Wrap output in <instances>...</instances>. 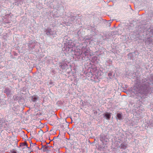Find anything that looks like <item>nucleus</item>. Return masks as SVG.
<instances>
[{"mask_svg":"<svg viewBox=\"0 0 153 153\" xmlns=\"http://www.w3.org/2000/svg\"><path fill=\"white\" fill-rule=\"evenodd\" d=\"M20 146L22 147V148L23 149L28 148L27 144L26 142L22 143L20 145Z\"/></svg>","mask_w":153,"mask_h":153,"instance_id":"obj_1","label":"nucleus"},{"mask_svg":"<svg viewBox=\"0 0 153 153\" xmlns=\"http://www.w3.org/2000/svg\"><path fill=\"white\" fill-rule=\"evenodd\" d=\"M111 114L110 113H107L105 114V116L106 117L107 119H109L111 117Z\"/></svg>","mask_w":153,"mask_h":153,"instance_id":"obj_2","label":"nucleus"},{"mask_svg":"<svg viewBox=\"0 0 153 153\" xmlns=\"http://www.w3.org/2000/svg\"><path fill=\"white\" fill-rule=\"evenodd\" d=\"M39 149V147L35 145V146H33V149H32V151H38Z\"/></svg>","mask_w":153,"mask_h":153,"instance_id":"obj_3","label":"nucleus"},{"mask_svg":"<svg viewBox=\"0 0 153 153\" xmlns=\"http://www.w3.org/2000/svg\"><path fill=\"white\" fill-rule=\"evenodd\" d=\"M30 143V147H28V148H30L31 149H33V146H35V145H36V143H35L33 144L32 143L31 141Z\"/></svg>","mask_w":153,"mask_h":153,"instance_id":"obj_4","label":"nucleus"},{"mask_svg":"<svg viewBox=\"0 0 153 153\" xmlns=\"http://www.w3.org/2000/svg\"><path fill=\"white\" fill-rule=\"evenodd\" d=\"M42 148H43V150L44 151H47L48 150V147L46 146H42Z\"/></svg>","mask_w":153,"mask_h":153,"instance_id":"obj_5","label":"nucleus"},{"mask_svg":"<svg viewBox=\"0 0 153 153\" xmlns=\"http://www.w3.org/2000/svg\"><path fill=\"white\" fill-rule=\"evenodd\" d=\"M117 117L118 118V119L120 120H121L122 118V115L120 114H117Z\"/></svg>","mask_w":153,"mask_h":153,"instance_id":"obj_6","label":"nucleus"},{"mask_svg":"<svg viewBox=\"0 0 153 153\" xmlns=\"http://www.w3.org/2000/svg\"><path fill=\"white\" fill-rule=\"evenodd\" d=\"M120 146L122 148L124 149L126 148V146L123 144H121L120 145Z\"/></svg>","mask_w":153,"mask_h":153,"instance_id":"obj_7","label":"nucleus"},{"mask_svg":"<svg viewBox=\"0 0 153 153\" xmlns=\"http://www.w3.org/2000/svg\"><path fill=\"white\" fill-rule=\"evenodd\" d=\"M10 152L11 153H17L15 149H12L11 151Z\"/></svg>","mask_w":153,"mask_h":153,"instance_id":"obj_8","label":"nucleus"},{"mask_svg":"<svg viewBox=\"0 0 153 153\" xmlns=\"http://www.w3.org/2000/svg\"><path fill=\"white\" fill-rule=\"evenodd\" d=\"M55 122H54L53 124L56 125L58 123V122L57 120V119H56V118L55 119Z\"/></svg>","mask_w":153,"mask_h":153,"instance_id":"obj_9","label":"nucleus"},{"mask_svg":"<svg viewBox=\"0 0 153 153\" xmlns=\"http://www.w3.org/2000/svg\"><path fill=\"white\" fill-rule=\"evenodd\" d=\"M4 93H6L7 95H9L8 93H7V91L6 90L4 91Z\"/></svg>","mask_w":153,"mask_h":153,"instance_id":"obj_10","label":"nucleus"},{"mask_svg":"<svg viewBox=\"0 0 153 153\" xmlns=\"http://www.w3.org/2000/svg\"><path fill=\"white\" fill-rule=\"evenodd\" d=\"M50 84H52V80H50Z\"/></svg>","mask_w":153,"mask_h":153,"instance_id":"obj_11","label":"nucleus"}]
</instances>
